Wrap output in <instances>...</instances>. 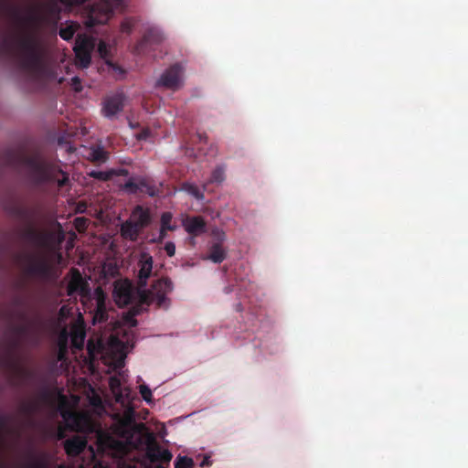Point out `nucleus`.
Wrapping results in <instances>:
<instances>
[{"mask_svg":"<svg viewBox=\"0 0 468 468\" xmlns=\"http://www.w3.org/2000/svg\"><path fill=\"white\" fill-rule=\"evenodd\" d=\"M105 50H106L105 44L103 42L100 43V45H99V51L101 54V56H104Z\"/></svg>","mask_w":468,"mask_h":468,"instance_id":"obj_46","label":"nucleus"},{"mask_svg":"<svg viewBox=\"0 0 468 468\" xmlns=\"http://www.w3.org/2000/svg\"><path fill=\"white\" fill-rule=\"evenodd\" d=\"M112 297L120 307L132 303L134 298L133 284L128 280L114 282Z\"/></svg>","mask_w":468,"mask_h":468,"instance_id":"obj_9","label":"nucleus"},{"mask_svg":"<svg viewBox=\"0 0 468 468\" xmlns=\"http://www.w3.org/2000/svg\"><path fill=\"white\" fill-rule=\"evenodd\" d=\"M42 466L40 462H35L32 463L33 468H40Z\"/></svg>","mask_w":468,"mask_h":468,"instance_id":"obj_49","label":"nucleus"},{"mask_svg":"<svg viewBox=\"0 0 468 468\" xmlns=\"http://www.w3.org/2000/svg\"><path fill=\"white\" fill-rule=\"evenodd\" d=\"M183 189L198 200H202L204 198L203 191L194 184L185 183L183 185Z\"/></svg>","mask_w":468,"mask_h":468,"instance_id":"obj_24","label":"nucleus"},{"mask_svg":"<svg viewBox=\"0 0 468 468\" xmlns=\"http://www.w3.org/2000/svg\"><path fill=\"white\" fill-rule=\"evenodd\" d=\"M5 424V418L4 416H0V442L3 440V428Z\"/></svg>","mask_w":468,"mask_h":468,"instance_id":"obj_44","label":"nucleus"},{"mask_svg":"<svg viewBox=\"0 0 468 468\" xmlns=\"http://www.w3.org/2000/svg\"><path fill=\"white\" fill-rule=\"evenodd\" d=\"M17 345H18V341H17V339H15V340H13V341L11 342V346H12V347H14V348H15V347H16V346H17Z\"/></svg>","mask_w":468,"mask_h":468,"instance_id":"obj_50","label":"nucleus"},{"mask_svg":"<svg viewBox=\"0 0 468 468\" xmlns=\"http://www.w3.org/2000/svg\"><path fill=\"white\" fill-rule=\"evenodd\" d=\"M94 299L96 301V306L93 310V323H104L108 320V312L106 307V293L101 287H97L94 290Z\"/></svg>","mask_w":468,"mask_h":468,"instance_id":"obj_12","label":"nucleus"},{"mask_svg":"<svg viewBox=\"0 0 468 468\" xmlns=\"http://www.w3.org/2000/svg\"><path fill=\"white\" fill-rule=\"evenodd\" d=\"M151 134V132L148 129L143 130L141 133H138L137 139L138 140H146Z\"/></svg>","mask_w":468,"mask_h":468,"instance_id":"obj_40","label":"nucleus"},{"mask_svg":"<svg viewBox=\"0 0 468 468\" xmlns=\"http://www.w3.org/2000/svg\"><path fill=\"white\" fill-rule=\"evenodd\" d=\"M129 219L136 225V227L143 231L144 229L148 227L151 223V214L148 208H144L137 205L132 211Z\"/></svg>","mask_w":468,"mask_h":468,"instance_id":"obj_15","label":"nucleus"},{"mask_svg":"<svg viewBox=\"0 0 468 468\" xmlns=\"http://www.w3.org/2000/svg\"><path fill=\"white\" fill-rule=\"evenodd\" d=\"M172 218L173 216L170 212H164L161 216V228L169 231L175 230L176 226L171 224Z\"/></svg>","mask_w":468,"mask_h":468,"instance_id":"obj_29","label":"nucleus"},{"mask_svg":"<svg viewBox=\"0 0 468 468\" xmlns=\"http://www.w3.org/2000/svg\"><path fill=\"white\" fill-rule=\"evenodd\" d=\"M124 321L130 324L131 326H136L137 325V321L136 319L134 318V314H127L125 316H124Z\"/></svg>","mask_w":468,"mask_h":468,"instance_id":"obj_38","label":"nucleus"},{"mask_svg":"<svg viewBox=\"0 0 468 468\" xmlns=\"http://www.w3.org/2000/svg\"><path fill=\"white\" fill-rule=\"evenodd\" d=\"M89 176L94 179H98L100 181H109L113 177V172H112V169L107 171H96L93 170L89 173Z\"/></svg>","mask_w":468,"mask_h":468,"instance_id":"obj_25","label":"nucleus"},{"mask_svg":"<svg viewBox=\"0 0 468 468\" xmlns=\"http://www.w3.org/2000/svg\"><path fill=\"white\" fill-rule=\"evenodd\" d=\"M211 464H212V461L209 456H205L203 458L202 462L200 463L201 467L210 466Z\"/></svg>","mask_w":468,"mask_h":468,"instance_id":"obj_43","label":"nucleus"},{"mask_svg":"<svg viewBox=\"0 0 468 468\" xmlns=\"http://www.w3.org/2000/svg\"><path fill=\"white\" fill-rule=\"evenodd\" d=\"M62 416L68 421V425L71 431L87 434L95 433L98 444L101 448H123L122 442L103 431L87 414L68 411L63 413Z\"/></svg>","mask_w":468,"mask_h":468,"instance_id":"obj_4","label":"nucleus"},{"mask_svg":"<svg viewBox=\"0 0 468 468\" xmlns=\"http://www.w3.org/2000/svg\"><path fill=\"white\" fill-rule=\"evenodd\" d=\"M225 180V168L223 166H217L211 173L208 183L220 184Z\"/></svg>","mask_w":468,"mask_h":468,"instance_id":"obj_26","label":"nucleus"},{"mask_svg":"<svg viewBox=\"0 0 468 468\" xmlns=\"http://www.w3.org/2000/svg\"><path fill=\"white\" fill-rule=\"evenodd\" d=\"M165 250L169 257H173L176 253V245L172 241H168L165 245Z\"/></svg>","mask_w":468,"mask_h":468,"instance_id":"obj_35","label":"nucleus"},{"mask_svg":"<svg viewBox=\"0 0 468 468\" xmlns=\"http://www.w3.org/2000/svg\"><path fill=\"white\" fill-rule=\"evenodd\" d=\"M84 339H85V333L80 331V332L75 333L73 335L72 343H73L74 346H76L77 348H81L83 346Z\"/></svg>","mask_w":468,"mask_h":468,"instance_id":"obj_34","label":"nucleus"},{"mask_svg":"<svg viewBox=\"0 0 468 468\" xmlns=\"http://www.w3.org/2000/svg\"><path fill=\"white\" fill-rule=\"evenodd\" d=\"M183 72V67L176 63L163 72L155 86L176 90L182 86Z\"/></svg>","mask_w":468,"mask_h":468,"instance_id":"obj_8","label":"nucleus"},{"mask_svg":"<svg viewBox=\"0 0 468 468\" xmlns=\"http://www.w3.org/2000/svg\"><path fill=\"white\" fill-rule=\"evenodd\" d=\"M24 410L26 412H32L34 410V406L31 404H27L24 407Z\"/></svg>","mask_w":468,"mask_h":468,"instance_id":"obj_47","label":"nucleus"},{"mask_svg":"<svg viewBox=\"0 0 468 468\" xmlns=\"http://www.w3.org/2000/svg\"><path fill=\"white\" fill-rule=\"evenodd\" d=\"M135 26V20L132 17L125 18L121 24V30L123 33L130 34Z\"/></svg>","mask_w":468,"mask_h":468,"instance_id":"obj_31","label":"nucleus"},{"mask_svg":"<svg viewBox=\"0 0 468 468\" xmlns=\"http://www.w3.org/2000/svg\"><path fill=\"white\" fill-rule=\"evenodd\" d=\"M18 161H19V156H17L16 154H14V153L8 154V164L9 165H14V164L17 163Z\"/></svg>","mask_w":468,"mask_h":468,"instance_id":"obj_41","label":"nucleus"},{"mask_svg":"<svg viewBox=\"0 0 468 468\" xmlns=\"http://www.w3.org/2000/svg\"><path fill=\"white\" fill-rule=\"evenodd\" d=\"M124 96L122 94H115L107 98L103 103V113L108 118H112L118 112H122L124 106Z\"/></svg>","mask_w":468,"mask_h":468,"instance_id":"obj_14","label":"nucleus"},{"mask_svg":"<svg viewBox=\"0 0 468 468\" xmlns=\"http://www.w3.org/2000/svg\"><path fill=\"white\" fill-rule=\"evenodd\" d=\"M12 1L13 0H0V14L7 16L12 23L19 28H22L25 23L37 27L39 17L34 15H30L27 17L22 16L19 8L14 5Z\"/></svg>","mask_w":468,"mask_h":468,"instance_id":"obj_6","label":"nucleus"},{"mask_svg":"<svg viewBox=\"0 0 468 468\" xmlns=\"http://www.w3.org/2000/svg\"><path fill=\"white\" fill-rule=\"evenodd\" d=\"M5 209L10 216L21 220L27 225V228L24 232L25 239L33 242H39L42 239L41 233L33 227V223L38 214L37 207H28L19 202L14 201L7 204Z\"/></svg>","mask_w":468,"mask_h":468,"instance_id":"obj_5","label":"nucleus"},{"mask_svg":"<svg viewBox=\"0 0 468 468\" xmlns=\"http://www.w3.org/2000/svg\"><path fill=\"white\" fill-rule=\"evenodd\" d=\"M168 466L164 465L163 463H155L153 464V468H167Z\"/></svg>","mask_w":468,"mask_h":468,"instance_id":"obj_48","label":"nucleus"},{"mask_svg":"<svg viewBox=\"0 0 468 468\" xmlns=\"http://www.w3.org/2000/svg\"><path fill=\"white\" fill-rule=\"evenodd\" d=\"M186 230L193 236H197L206 231V222L201 217L191 218L186 225Z\"/></svg>","mask_w":468,"mask_h":468,"instance_id":"obj_20","label":"nucleus"},{"mask_svg":"<svg viewBox=\"0 0 468 468\" xmlns=\"http://www.w3.org/2000/svg\"><path fill=\"white\" fill-rule=\"evenodd\" d=\"M194 461L187 456L178 455L175 461V468H193Z\"/></svg>","mask_w":468,"mask_h":468,"instance_id":"obj_28","label":"nucleus"},{"mask_svg":"<svg viewBox=\"0 0 468 468\" xmlns=\"http://www.w3.org/2000/svg\"><path fill=\"white\" fill-rule=\"evenodd\" d=\"M168 230L163 229V228H160V232H159V236L156 239L157 242H163V240L166 238V232Z\"/></svg>","mask_w":468,"mask_h":468,"instance_id":"obj_42","label":"nucleus"},{"mask_svg":"<svg viewBox=\"0 0 468 468\" xmlns=\"http://www.w3.org/2000/svg\"><path fill=\"white\" fill-rule=\"evenodd\" d=\"M51 266L45 260H32L27 267V273L43 279L51 275Z\"/></svg>","mask_w":468,"mask_h":468,"instance_id":"obj_16","label":"nucleus"},{"mask_svg":"<svg viewBox=\"0 0 468 468\" xmlns=\"http://www.w3.org/2000/svg\"><path fill=\"white\" fill-rule=\"evenodd\" d=\"M76 292H79L83 299L89 300L91 297L89 284L83 280L78 270H75V273L67 287V294L69 296H72Z\"/></svg>","mask_w":468,"mask_h":468,"instance_id":"obj_10","label":"nucleus"},{"mask_svg":"<svg viewBox=\"0 0 468 468\" xmlns=\"http://www.w3.org/2000/svg\"><path fill=\"white\" fill-rule=\"evenodd\" d=\"M146 455L153 464L163 463L169 466L173 454L167 449H162L156 442L151 443L147 446Z\"/></svg>","mask_w":468,"mask_h":468,"instance_id":"obj_11","label":"nucleus"},{"mask_svg":"<svg viewBox=\"0 0 468 468\" xmlns=\"http://www.w3.org/2000/svg\"><path fill=\"white\" fill-rule=\"evenodd\" d=\"M112 172H113V176H127L129 175V171L125 168L112 169Z\"/></svg>","mask_w":468,"mask_h":468,"instance_id":"obj_39","label":"nucleus"},{"mask_svg":"<svg viewBox=\"0 0 468 468\" xmlns=\"http://www.w3.org/2000/svg\"><path fill=\"white\" fill-rule=\"evenodd\" d=\"M110 385H111L112 388H114L115 387L120 385V381L116 378H112L110 379Z\"/></svg>","mask_w":468,"mask_h":468,"instance_id":"obj_45","label":"nucleus"},{"mask_svg":"<svg viewBox=\"0 0 468 468\" xmlns=\"http://www.w3.org/2000/svg\"><path fill=\"white\" fill-rule=\"evenodd\" d=\"M77 27L75 25H69L65 27H61L59 29V37L64 40H70L74 37V34L76 32Z\"/></svg>","mask_w":468,"mask_h":468,"instance_id":"obj_27","label":"nucleus"},{"mask_svg":"<svg viewBox=\"0 0 468 468\" xmlns=\"http://www.w3.org/2000/svg\"><path fill=\"white\" fill-rule=\"evenodd\" d=\"M89 225V219L83 217H79L74 219V226L78 231H84Z\"/></svg>","mask_w":468,"mask_h":468,"instance_id":"obj_33","label":"nucleus"},{"mask_svg":"<svg viewBox=\"0 0 468 468\" xmlns=\"http://www.w3.org/2000/svg\"><path fill=\"white\" fill-rule=\"evenodd\" d=\"M94 42L92 38L85 35H79L77 37L73 48L77 67L86 69L90 66Z\"/></svg>","mask_w":468,"mask_h":468,"instance_id":"obj_7","label":"nucleus"},{"mask_svg":"<svg viewBox=\"0 0 468 468\" xmlns=\"http://www.w3.org/2000/svg\"><path fill=\"white\" fill-rule=\"evenodd\" d=\"M163 39L164 36L161 30L156 27H150L145 31L142 39L135 46L134 52L136 54L144 53L147 46L159 44Z\"/></svg>","mask_w":468,"mask_h":468,"instance_id":"obj_13","label":"nucleus"},{"mask_svg":"<svg viewBox=\"0 0 468 468\" xmlns=\"http://www.w3.org/2000/svg\"><path fill=\"white\" fill-rule=\"evenodd\" d=\"M87 443L88 441L85 437L75 435L65 441L64 449L68 455L75 457L85 450Z\"/></svg>","mask_w":468,"mask_h":468,"instance_id":"obj_17","label":"nucleus"},{"mask_svg":"<svg viewBox=\"0 0 468 468\" xmlns=\"http://www.w3.org/2000/svg\"><path fill=\"white\" fill-rule=\"evenodd\" d=\"M22 67L34 76L44 69L45 47L36 32H23L16 37Z\"/></svg>","mask_w":468,"mask_h":468,"instance_id":"obj_2","label":"nucleus"},{"mask_svg":"<svg viewBox=\"0 0 468 468\" xmlns=\"http://www.w3.org/2000/svg\"><path fill=\"white\" fill-rule=\"evenodd\" d=\"M122 0H111L106 1L103 5V14L99 18L93 16L91 14L90 19L91 25L105 23L113 14V7H117L121 5Z\"/></svg>","mask_w":468,"mask_h":468,"instance_id":"obj_18","label":"nucleus"},{"mask_svg":"<svg viewBox=\"0 0 468 468\" xmlns=\"http://www.w3.org/2000/svg\"><path fill=\"white\" fill-rule=\"evenodd\" d=\"M90 154L93 162L104 163L108 159V153L100 146L92 149Z\"/></svg>","mask_w":468,"mask_h":468,"instance_id":"obj_22","label":"nucleus"},{"mask_svg":"<svg viewBox=\"0 0 468 468\" xmlns=\"http://www.w3.org/2000/svg\"><path fill=\"white\" fill-rule=\"evenodd\" d=\"M43 396H44V398H47L48 397V392L47 391L44 392Z\"/></svg>","mask_w":468,"mask_h":468,"instance_id":"obj_52","label":"nucleus"},{"mask_svg":"<svg viewBox=\"0 0 468 468\" xmlns=\"http://www.w3.org/2000/svg\"><path fill=\"white\" fill-rule=\"evenodd\" d=\"M13 332L16 335H23L27 332V326L25 324L16 325L12 328Z\"/></svg>","mask_w":468,"mask_h":468,"instance_id":"obj_36","label":"nucleus"},{"mask_svg":"<svg viewBox=\"0 0 468 468\" xmlns=\"http://www.w3.org/2000/svg\"><path fill=\"white\" fill-rule=\"evenodd\" d=\"M63 437H64V433H63V431H59L58 438H59V439H62Z\"/></svg>","mask_w":468,"mask_h":468,"instance_id":"obj_51","label":"nucleus"},{"mask_svg":"<svg viewBox=\"0 0 468 468\" xmlns=\"http://www.w3.org/2000/svg\"><path fill=\"white\" fill-rule=\"evenodd\" d=\"M27 166V175L30 181L40 186L48 183H56L59 189L69 185V177L57 165L36 157H27L24 160Z\"/></svg>","mask_w":468,"mask_h":468,"instance_id":"obj_3","label":"nucleus"},{"mask_svg":"<svg viewBox=\"0 0 468 468\" xmlns=\"http://www.w3.org/2000/svg\"><path fill=\"white\" fill-rule=\"evenodd\" d=\"M227 253L220 243H214L209 248L207 259L214 263H221L226 259Z\"/></svg>","mask_w":468,"mask_h":468,"instance_id":"obj_21","label":"nucleus"},{"mask_svg":"<svg viewBox=\"0 0 468 468\" xmlns=\"http://www.w3.org/2000/svg\"><path fill=\"white\" fill-rule=\"evenodd\" d=\"M142 231L133 224L129 218L122 223L120 228V234L122 239L136 241Z\"/></svg>","mask_w":468,"mask_h":468,"instance_id":"obj_19","label":"nucleus"},{"mask_svg":"<svg viewBox=\"0 0 468 468\" xmlns=\"http://www.w3.org/2000/svg\"><path fill=\"white\" fill-rule=\"evenodd\" d=\"M140 192L145 193L150 197H155L158 195L159 189L155 186L150 184L147 180L141 179Z\"/></svg>","mask_w":468,"mask_h":468,"instance_id":"obj_23","label":"nucleus"},{"mask_svg":"<svg viewBox=\"0 0 468 468\" xmlns=\"http://www.w3.org/2000/svg\"><path fill=\"white\" fill-rule=\"evenodd\" d=\"M153 257L147 252H142L138 261V285L140 288V301L147 305L155 303L157 306L165 305L167 301L166 295L174 289L172 281L163 277L154 281L150 289H144L147 280L152 274Z\"/></svg>","mask_w":468,"mask_h":468,"instance_id":"obj_1","label":"nucleus"},{"mask_svg":"<svg viewBox=\"0 0 468 468\" xmlns=\"http://www.w3.org/2000/svg\"><path fill=\"white\" fill-rule=\"evenodd\" d=\"M141 180L135 183L133 178H130L123 186V189L130 194H136L140 192Z\"/></svg>","mask_w":468,"mask_h":468,"instance_id":"obj_30","label":"nucleus"},{"mask_svg":"<svg viewBox=\"0 0 468 468\" xmlns=\"http://www.w3.org/2000/svg\"><path fill=\"white\" fill-rule=\"evenodd\" d=\"M71 86L75 91H77V92L81 91L82 86H81L80 79L79 77L72 78L71 79Z\"/></svg>","mask_w":468,"mask_h":468,"instance_id":"obj_37","label":"nucleus"},{"mask_svg":"<svg viewBox=\"0 0 468 468\" xmlns=\"http://www.w3.org/2000/svg\"><path fill=\"white\" fill-rule=\"evenodd\" d=\"M139 392L144 401L147 403H150L152 401V390L149 388V387L145 384L139 386Z\"/></svg>","mask_w":468,"mask_h":468,"instance_id":"obj_32","label":"nucleus"}]
</instances>
